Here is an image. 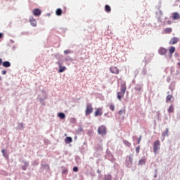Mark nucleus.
<instances>
[{"mask_svg": "<svg viewBox=\"0 0 180 180\" xmlns=\"http://www.w3.org/2000/svg\"><path fill=\"white\" fill-rule=\"evenodd\" d=\"M121 91L117 92V98L119 101H122V98L124 96L125 92L127 89L126 83H122L121 87H120Z\"/></svg>", "mask_w": 180, "mask_h": 180, "instance_id": "1", "label": "nucleus"}, {"mask_svg": "<svg viewBox=\"0 0 180 180\" xmlns=\"http://www.w3.org/2000/svg\"><path fill=\"white\" fill-rule=\"evenodd\" d=\"M160 148H161V142L160 139H157L156 141H155L153 143V152L155 155H157V153L160 150Z\"/></svg>", "mask_w": 180, "mask_h": 180, "instance_id": "2", "label": "nucleus"}, {"mask_svg": "<svg viewBox=\"0 0 180 180\" xmlns=\"http://www.w3.org/2000/svg\"><path fill=\"white\" fill-rule=\"evenodd\" d=\"M93 111H94V107L92 105V103H86V109H85L86 117H89V115H91Z\"/></svg>", "mask_w": 180, "mask_h": 180, "instance_id": "3", "label": "nucleus"}, {"mask_svg": "<svg viewBox=\"0 0 180 180\" xmlns=\"http://www.w3.org/2000/svg\"><path fill=\"white\" fill-rule=\"evenodd\" d=\"M134 153H130L129 155V158H127L125 161V164L128 167H131L133 165V160H134Z\"/></svg>", "mask_w": 180, "mask_h": 180, "instance_id": "4", "label": "nucleus"}, {"mask_svg": "<svg viewBox=\"0 0 180 180\" xmlns=\"http://www.w3.org/2000/svg\"><path fill=\"white\" fill-rule=\"evenodd\" d=\"M98 131L99 134H101V136H105L107 133V128L105 125H101L98 127Z\"/></svg>", "mask_w": 180, "mask_h": 180, "instance_id": "5", "label": "nucleus"}, {"mask_svg": "<svg viewBox=\"0 0 180 180\" xmlns=\"http://www.w3.org/2000/svg\"><path fill=\"white\" fill-rule=\"evenodd\" d=\"M167 94H168V95L167 96V98H166V103H173V101H174V97L173 94L170 95L169 91H167Z\"/></svg>", "mask_w": 180, "mask_h": 180, "instance_id": "6", "label": "nucleus"}, {"mask_svg": "<svg viewBox=\"0 0 180 180\" xmlns=\"http://www.w3.org/2000/svg\"><path fill=\"white\" fill-rule=\"evenodd\" d=\"M103 114V108H96L95 112H94V117H98L101 116Z\"/></svg>", "mask_w": 180, "mask_h": 180, "instance_id": "7", "label": "nucleus"}, {"mask_svg": "<svg viewBox=\"0 0 180 180\" xmlns=\"http://www.w3.org/2000/svg\"><path fill=\"white\" fill-rule=\"evenodd\" d=\"M110 71L111 73H113L114 75H119L120 70L117 67H111L110 68Z\"/></svg>", "mask_w": 180, "mask_h": 180, "instance_id": "8", "label": "nucleus"}, {"mask_svg": "<svg viewBox=\"0 0 180 180\" xmlns=\"http://www.w3.org/2000/svg\"><path fill=\"white\" fill-rule=\"evenodd\" d=\"M158 53L160 54V56H165L167 53V49L160 48Z\"/></svg>", "mask_w": 180, "mask_h": 180, "instance_id": "9", "label": "nucleus"}, {"mask_svg": "<svg viewBox=\"0 0 180 180\" xmlns=\"http://www.w3.org/2000/svg\"><path fill=\"white\" fill-rule=\"evenodd\" d=\"M30 25L34 27H36L37 25V20L34 18V17H31L30 18Z\"/></svg>", "mask_w": 180, "mask_h": 180, "instance_id": "10", "label": "nucleus"}, {"mask_svg": "<svg viewBox=\"0 0 180 180\" xmlns=\"http://www.w3.org/2000/svg\"><path fill=\"white\" fill-rule=\"evenodd\" d=\"M32 13L34 14V15L39 16V15H41V9L35 8L32 10Z\"/></svg>", "mask_w": 180, "mask_h": 180, "instance_id": "11", "label": "nucleus"}, {"mask_svg": "<svg viewBox=\"0 0 180 180\" xmlns=\"http://www.w3.org/2000/svg\"><path fill=\"white\" fill-rule=\"evenodd\" d=\"M179 41V37H172L169 41V44L174 45L175 44H177V42Z\"/></svg>", "mask_w": 180, "mask_h": 180, "instance_id": "12", "label": "nucleus"}, {"mask_svg": "<svg viewBox=\"0 0 180 180\" xmlns=\"http://www.w3.org/2000/svg\"><path fill=\"white\" fill-rule=\"evenodd\" d=\"M147 161V159L146 158H143L139 161V165H145L146 162Z\"/></svg>", "mask_w": 180, "mask_h": 180, "instance_id": "13", "label": "nucleus"}, {"mask_svg": "<svg viewBox=\"0 0 180 180\" xmlns=\"http://www.w3.org/2000/svg\"><path fill=\"white\" fill-rule=\"evenodd\" d=\"M172 18L173 20H179L180 19L179 13H173Z\"/></svg>", "mask_w": 180, "mask_h": 180, "instance_id": "14", "label": "nucleus"}, {"mask_svg": "<svg viewBox=\"0 0 180 180\" xmlns=\"http://www.w3.org/2000/svg\"><path fill=\"white\" fill-rule=\"evenodd\" d=\"M59 70L58 73H63L66 70V67H62L61 64H58Z\"/></svg>", "mask_w": 180, "mask_h": 180, "instance_id": "15", "label": "nucleus"}, {"mask_svg": "<svg viewBox=\"0 0 180 180\" xmlns=\"http://www.w3.org/2000/svg\"><path fill=\"white\" fill-rule=\"evenodd\" d=\"M169 128H167L166 131H162V137H163V139H165V137L168 136H169Z\"/></svg>", "mask_w": 180, "mask_h": 180, "instance_id": "16", "label": "nucleus"}, {"mask_svg": "<svg viewBox=\"0 0 180 180\" xmlns=\"http://www.w3.org/2000/svg\"><path fill=\"white\" fill-rule=\"evenodd\" d=\"M105 12H107V13H110L112 11L110 6H108V4H106V6H105Z\"/></svg>", "mask_w": 180, "mask_h": 180, "instance_id": "17", "label": "nucleus"}, {"mask_svg": "<svg viewBox=\"0 0 180 180\" xmlns=\"http://www.w3.org/2000/svg\"><path fill=\"white\" fill-rule=\"evenodd\" d=\"M172 32V28L171 27L165 28V34H171Z\"/></svg>", "mask_w": 180, "mask_h": 180, "instance_id": "18", "label": "nucleus"}, {"mask_svg": "<svg viewBox=\"0 0 180 180\" xmlns=\"http://www.w3.org/2000/svg\"><path fill=\"white\" fill-rule=\"evenodd\" d=\"M143 89V84H136L134 89H136V91H141V89Z\"/></svg>", "mask_w": 180, "mask_h": 180, "instance_id": "19", "label": "nucleus"}, {"mask_svg": "<svg viewBox=\"0 0 180 180\" xmlns=\"http://www.w3.org/2000/svg\"><path fill=\"white\" fill-rule=\"evenodd\" d=\"M176 48L174 46H171V48L169 49V52L171 54L170 56H172V54H174L175 52Z\"/></svg>", "mask_w": 180, "mask_h": 180, "instance_id": "20", "label": "nucleus"}, {"mask_svg": "<svg viewBox=\"0 0 180 180\" xmlns=\"http://www.w3.org/2000/svg\"><path fill=\"white\" fill-rule=\"evenodd\" d=\"M72 142V137H66L65 139V143H71Z\"/></svg>", "mask_w": 180, "mask_h": 180, "instance_id": "21", "label": "nucleus"}, {"mask_svg": "<svg viewBox=\"0 0 180 180\" xmlns=\"http://www.w3.org/2000/svg\"><path fill=\"white\" fill-rule=\"evenodd\" d=\"M112 176L110 174L105 175L104 176V180H112Z\"/></svg>", "mask_w": 180, "mask_h": 180, "instance_id": "22", "label": "nucleus"}, {"mask_svg": "<svg viewBox=\"0 0 180 180\" xmlns=\"http://www.w3.org/2000/svg\"><path fill=\"white\" fill-rule=\"evenodd\" d=\"M56 13L57 15H61V14H63L62 9H60V8H58V9H56Z\"/></svg>", "mask_w": 180, "mask_h": 180, "instance_id": "23", "label": "nucleus"}, {"mask_svg": "<svg viewBox=\"0 0 180 180\" xmlns=\"http://www.w3.org/2000/svg\"><path fill=\"white\" fill-rule=\"evenodd\" d=\"M168 112H174V105H170L169 109L167 110Z\"/></svg>", "mask_w": 180, "mask_h": 180, "instance_id": "24", "label": "nucleus"}, {"mask_svg": "<svg viewBox=\"0 0 180 180\" xmlns=\"http://www.w3.org/2000/svg\"><path fill=\"white\" fill-rule=\"evenodd\" d=\"M58 117H60V119H65V114L64 112H58Z\"/></svg>", "mask_w": 180, "mask_h": 180, "instance_id": "25", "label": "nucleus"}, {"mask_svg": "<svg viewBox=\"0 0 180 180\" xmlns=\"http://www.w3.org/2000/svg\"><path fill=\"white\" fill-rule=\"evenodd\" d=\"M3 66L5 67L6 68H8L11 67V63L10 62H4Z\"/></svg>", "mask_w": 180, "mask_h": 180, "instance_id": "26", "label": "nucleus"}, {"mask_svg": "<svg viewBox=\"0 0 180 180\" xmlns=\"http://www.w3.org/2000/svg\"><path fill=\"white\" fill-rule=\"evenodd\" d=\"M123 143L125 144V146H128V147H130L131 146V143L129 142L127 139H123Z\"/></svg>", "mask_w": 180, "mask_h": 180, "instance_id": "27", "label": "nucleus"}, {"mask_svg": "<svg viewBox=\"0 0 180 180\" xmlns=\"http://www.w3.org/2000/svg\"><path fill=\"white\" fill-rule=\"evenodd\" d=\"M118 114H119L120 115H123L124 114H125V110H120L118 111Z\"/></svg>", "mask_w": 180, "mask_h": 180, "instance_id": "28", "label": "nucleus"}, {"mask_svg": "<svg viewBox=\"0 0 180 180\" xmlns=\"http://www.w3.org/2000/svg\"><path fill=\"white\" fill-rule=\"evenodd\" d=\"M1 153H3V156H4V158H8V156L7 153H6L4 149H2V150H1Z\"/></svg>", "mask_w": 180, "mask_h": 180, "instance_id": "29", "label": "nucleus"}, {"mask_svg": "<svg viewBox=\"0 0 180 180\" xmlns=\"http://www.w3.org/2000/svg\"><path fill=\"white\" fill-rule=\"evenodd\" d=\"M140 149H141V146H137V147L136 148V150H135V151L136 152L137 154L139 153Z\"/></svg>", "mask_w": 180, "mask_h": 180, "instance_id": "30", "label": "nucleus"}, {"mask_svg": "<svg viewBox=\"0 0 180 180\" xmlns=\"http://www.w3.org/2000/svg\"><path fill=\"white\" fill-rule=\"evenodd\" d=\"M110 110L112 111H114L115 110V105H113V104L110 105Z\"/></svg>", "mask_w": 180, "mask_h": 180, "instance_id": "31", "label": "nucleus"}, {"mask_svg": "<svg viewBox=\"0 0 180 180\" xmlns=\"http://www.w3.org/2000/svg\"><path fill=\"white\" fill-rule=\"evenodd\" d=\"M64 53L65 54H71V50H65Z\"/></svg>", "mask_w": 180, "mask_h": 180, "instance_id": "32", "label": "nucleus"}, {"mask_svg": "<svg viewBox=\"0 0 180 180\" xmlns=\"http://www.w3.org/2000/svg\"><path fill=\"white\" fill-rule=\"evenodd\" d=\"M78 170H79V169H78V167H77V166H75V167H73V172H77Z\"/></svg>", "mask_w": 180, "mask_h": 180, "instance_id": "33", "label": "nucleus"}, {"mask_svg": "<svg viewBox=\"0 0 180 180\" xmlns=\"http://www.w3.org/2000/svg\"><path fill=\"white\" fill-rule=\"evenodd\" d=\"M68 169H64L63 170V172H62L63 174H68Z\"/></svg>", "mask_w": 180, "mask_h": 180, "instance_id": "34", "label": "nucleus"}, {"mask_svg": "<svg viewBox=\"0 0 180 180\" xmlns=\"http://www.w3.org/2000/svg\"><path fill=\"white\" fill-rule=\"evenodd\" d=\"M141 139L142 136H140L139 139H138V144L141 143Z\"/></svg>", "mask_w": 180, "mask_h": 180, "instance_id": "35", "label": "nucleus"}, {"mask_svg": "<svg viewBox=\"0 0 180 180\" xmlns=\"http://www.w3.org/2000/svg\"><path fill=\"white\" fill-rule=\"evenodd\" d=\"M2 75H6V70L4 69V70L1 71Z\"/></svg>", "mask_w": 180, "mask_h": 180, "instance_id": "36", "label": "nucleus"}, {"mask_svg": "<svg viewBox=\"0 0 180 180\" xmlns=\"http://www.w3.org/2000/svg\"><path fill=\"white\" fill-rule=\"evenodd\" d=\"M172 23V20H167V24L171 25Z\"/></svg>", "mask_w": 180, "mask_h": 180, "instance_id": "37", "label": "nucleus"}, {"mask_svg": "<svg viewBox=\"0 0 180 180\" xmlns=\"http://www.w3.org/2000/svg\"><path fill=\"white\" fill-rule=\"evenodd\" d=\"M2 63H3V60H2V59L0 58V65H2Z\"/></svg>", "mask_w": 180, "mask_h": 180, "instance_id": "38", "label": "nucleus"}, {"mask_svg": "<svg viewBox=\"0 0 180 180\" xmlns=\"http://www.w3.org/2000/svg\"><path fill=\"white\" fill-rule=\"evenodd\" d=\"M3 34L0 33V39H1Z\"/></svg>", "mask_w": 180, "mask_h": 180, "instance_id": "39", "label": "nucleus"}, {"mask_svg": "<svg viewBox=\"0 0 180 180\" xmlns=\"http://www.w3.org/2000/svg\"><path fill=\"white\" fill-rule=\"evenodd\" d=\"M178 65H179V67H180V63H178Z\"/></svg>", "mask_w": 180, "mask_h": 180, "instance_id": "40", "label": "nucleus"}, {"mask_svg": "<svg viewBox=\"0 0 180 180\" xmlns=\"http://www.w3.org/2000/svg\"><path fill=\"white\" fill-rule=\"evenodd\" d=\"M25 165H28V164H27V163H25Z\"/></svg>", "mask_w": 180, "mask_h": 180, "instance_id": "41", "label": "nucleus"}, {"mask_svg": "<svg viewBox=\"0 0 180 180\" xmlns=\"http://www.w3.org/2000/svg\"><path fill=\"white\" fill-rule=\"evenodd\" d=\"M9 180H11V179H9Z\"/></svg>", "mask_w": 180, "mask_h": 180, "instance_id": "42", "label": "nucleus"}, {"mask_svg": "<svg viewBox=\"0 0 180 180\" xmlns=\"http://www.w3.org/2000/svg\"><path fill=\"white\" fill-rule=\"evenodd\" d=\"M179 7H180V6H179Z\"/></svg>", "mask_w": 180, "mask_h": 180, "instance_id": "43", "label": "nucleus"}]
</instances>
